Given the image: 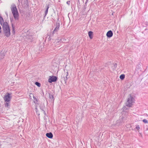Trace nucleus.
<instances>
[{
  "instance_id": "f257e3e1",
  "label": "nucleus",
  "mask_w": 148,
  "mask_h": 148,
  "mask_svg": "<svg viewBox=\"0 0 148 148\" xmlns=\"http://www.w3.org/2000/svg\"><path fill=\"white\" fill-rule=\"evenodd\" d=\"M0 24L2 26L3 34L5 36L7 37H9L11 35L10 26L7 22H4L3 19L1 16H0Z\"/></svg>"
},
{
  "instance_id": "f03ea898",
  "label": "nucleus",
  "mask_w": 148,
  "mask_h": 148,
  "mask_svg": "<svg viewBox=\"0 0 148 148\" xmlns=\"http://www.w3.org/2000/svg\"><path fill=\"white\" fill-rule=\"evenodd\" d=\"M11 9L14 19L15 20H18L19 16L18 13L16 5L14 4H13L11 5Z\"/></svg>"
},
{
  "instance_id": "7ed1b4c3",
  "label": "nucleus",
  "mask_w": 148,
  "mask_h": 148,
  "mask_svg": "<svg viewBox=\"0 0 148 148\" xmlns=\"http://www.w3.org/2000/svg\"><path fill=\"white\" fill-rule=\"evenodd\" d=\"M134 102V99L132 96L130 95V97L127 100L126 102V105L127 106L130 107L132 105V103Z\"/></svg>"
},
{
  "instance_id": "20e7f679",
  "label": "nucleus",
  "mask_w": 148,
  "mask_h": 148,
  "mask_svg": "<svg viewBox=\"0 0 148 148\" xmlns=\"http://www.w3.org/2000/svg\"><path fill=\"white\" fill-rule=\"evenodd\" d=\"M55 27L53 32L52 35L53 36L54 34H57L58 31L59 30L60 27V23L59 22H56V24L54 25Z\"/></svg>"
},
{
  "instance_id": "39448f33",
  "label": "nucleus",
  "mask_w": 148,
  "mask_h": 148,
  "mask_svg": "<svg viewBox=\"0 0 148 148\" xmlns=\"http://www.w3.org/2000/svg\"><path fill=\"white\" fill-rule=\"evenodd\" d=\"M57 80V77L56 76H50L48 79V82L49 83H51L53 82H56Z\"/></svg>"
},
{
  "instance_id": "423d86ee",
  "label": "nucleus",
  "mask_w": 148,
  "mask_h": 148,
  "mask_svg": "<svg viewBox=\"0 0 148 148\" xmlns=\"http://www.w3.org/2000/svg\"><path fill=\"white\" fill-rule=\"evenodd\" d=\"M10 94L9 93H7L4 97V99L5 101H10L11 99L10 96Z\"/></svg>"
},
{
  "instance_id": "0eeeda50",
  "label": "nucleus",
  "mask_w": 148,
  "mask_h": 148,
  "mask_svg": "<svg viewBox=\"0 0 148 148\" xmlns=\"http://www.w3.org/2000/svg\"><path fill=\"white\" fill-rule=\"evenodd\" d=\"M113 34L112 31L111 30H109L108 32L106 35L107 37L110 38L112 36Z\"/></svg>"
},
{
  "instance_id": "6e6552de",
  "label": "nucleus",
  "mask_w": 148,
  "mask_h": 148,
  "mask_svg": "<svg viewBox=\"0 0 148 148\" xmlns=\"http://www.w3.org/2000/svg\"><path fill=\"white\" fill-rule=\"evenodd\" d=\"M49 99H50V102L52 103H53L54 100L53 95L52 94H49Z\"/></svg>"
},
{
  "instance_id": "1a4fd4ad",
  "label": "nucleus",
  "mask_w": 148,
  "mask_h": 148,
  "mask_svg": "<svg viewBox=\"0 0 148 148\" xmlns=\"http://www.w3.org/2000/svg\"><path fill=\"white\" fill-rule=\"evenodd\" d=\"M46 135L47 137L50 138H52L53 137V135L51 132L47 133Z\"/></svg>"
},
{
  "instance_id": "9d476101",
  "label": "nucleus",
  "mask_w": 148,
  "mask_h": 148,
  "mask_svg": "<svg viewBox=\"0 0 148 148\" xmlns=\"http://www.w3.org/2000/svg\"><path fill=\"white\" fill-rule=\"evenodd\" d=\"M45 7L46 8V10L45 12V15L44 16V18H45V16H46V15L47 14L48 11V10L49 8V5H46L45 6Z\"/></svg>"
},
{
  "instance_id": "9b49d317",
  "label": "nucleus",
  "mask_w": 148,
  "mask_h": 148,
  "mask_svg": "<svg viewBox=\"0 0 148 148\" xmlns=\"http://www.w3.org/2000/svg\"><path fill=\"white\" fill-rule=\"evenodd\" d=\"M69 72L67 71L66 72V77H64V80L65 82L66 83L67 82V79L69 78Z\"/></svg>"
},
{
  "instance_id": "f8f14e48",
  "label": "nucleus",
  "mask_w": 148,
  "mask_h": 148,
  "mask_svg": "<svg viewBox=\"0 0 148 148\" xmlns=\"http://www.w3.org/2000/svg\"><path fill=\"white\" fill-rule=\"evenodd\" d=\"M40 109L42 111H44L45 108V106L44 103L40 104Z\"/></svg>"
},
{
  "instance_id": "ddd939ff",
  "label": "nucleus",
  "mask_w": 148,
  "mask_h": 148,
  "mask_svg": "<svg viewBox=\"0 0 148 148\" xmlns=\"http://www.w3.org/2000/svg\"><path fill=\"white\" fill-rule=\"evenodd\" d=\"M88 34L90 38L91 39H92L93 37V32L92 31H89L88 32Z\"/></svg>"
},
{
  "instance_id": "4468645a",
  "label": "nucleus",
  "mask_w": 148,
  "mask_h": 148,
  "mask_svg": "<svg viewBox=\"0 0 148 148\" xmlns=\"http://www.w3.org/2000/svg\"><path fill=\"white\" fill-rule=\"evenodd\" d=\"M5 106L8 108H9L10 106V101H5Z\"/></svg>"
},
{
  "instance_id": "2eb2a0df",
  "label": "nucleus",
  "mask_w": 148,
  "mask_h": 148,
  "mask_svg": "<svg viewBox=\"0 0 148 148\" xmlns=\"http://www.w3.org/2000/svg\"><path fill=\"white\" fill-rule=\"evenodd\" d=\"M117 66V64L116 63L113 64L112 66V68L113 69H116Z\"/></svg>"
},
{
  "instance_id": "dca6fc26",
  "label": "nucleus",
  "mask_w": 148,
  "mask_h": 148,
  "mask_svg": "<svg viewBox=\"0 0 148 148\" xmlns=\"http://www.w3.org/2000/svg\"><path fill=\"white\" fill-rule=\"evenodd\" d=\"M12 33H13V34H14L15 33V28L14 27L13 25V24L12 23Z\"/></svg>"
},
{
  "instance_id": "f3484780",
  "label": "nucleus",
  "mask_w": 148,
  "mask_h": 148,
  "mask_svg": "<svg viewBox=\"0 0 148 148\" xmlns=\"http://www.w3.org/2000/svg\"><path fill=\"white\" fill-rule=\"evenodd\" d=\"M125 77V75L124 74H122L120 76V78L121 80H123Z\"/></svg>"
},
{
  "instance_id": "a211bd4d",
  "label": "nucleus",
  "mask_w": 148,
  "mask_h": 148,
  "mask_svg": "<svg viewBox=\"0 0 148 148\" xmlns=\"http://www.w3.org/2000/svg\"><path fill=\"white\" fill-rule=\"evenodd\" d=\"M35 84L39 87H40L41 85L38 82H36L35 83Z\"/></svg>"
},
{
  "instance_id": "6ab92c4d",
  "label": "nucleus",
  "mask_w": 148,
  "mask_h": 148,
  "mask_svg": "<svg viewBox=\"0 0 148 148\" xmlns=\"http://www.w3.org/2000/svg\"><path fill=\"white\" fill-rule=\"evenodd\" d=\"M143 121L144 123H148V121L146 119H144L143 120Z\"/></svg>"
},
{
  "instance_id": "aec40b11",
  "label": "nucleus",
  "mask_w": 148,
  "mask_h": 148,
  "mask_svg": "<svg viewBox=\"0 0 148 148\" xmlns=\"http://www.w3.org/2000/svg\"><path fill=\"white\" fill-rule=\"evenodd\" d=\"M65 40V39H64V38H62L61 39L60 41L62 42H64Z\"/></svg>"
},
{
  "instance_id": "412c9836",
  "label": "nucleus",
  "mask_w": 148,
  "mask_h": 148,
  "mask_svg": "<svg viewBox=\"0 0 148 148\" xmlns=\"http://www.w3.org/2000/svg\"><path fill=\"white\" fill-rule=\"evenodd\" d=\"M136 128L138 130H139L140 129V127L139 125H137L136 127Z\"/></svg>"
},
{
  "instance_id": "4be33fe9",
  "label": "nucleus",
  "mask_w": 148,
  "mask_h": 148,
  "mask_svg": "<svg viewBox=\"0 0 148 148\" xmlns=\"http://www.w3.org/2000/svg\"><path fill=\"white\" fill-rule=\"evenodd\" d=\"M70 1H67L66 2V3L68 5H69L70 4Z\"/></svg>"
},
{
  "instance_id": "5701e85b",
  "label": "nucleus",
  "mask_w": 148,
  "mask_h": 148,
  "mask_svg": "<svg viewBox=\"0 0 148 148\" xmlns=\"http://www.w3.org/2000/svg\"><path fill=\"white\" fill-rule=\"evenodd\" d=\"M59 18H58L57 19V21L56 22H60V21H59Z\"/></svg>"
},
{
  "instance_id": "b1692460",
  "label": "nucleus",
  "mask_w": 148,
  "mask_h": 148,
  "mask_svg": "<svg viewBox=\"0 0 148 148\" xmlns=\"http://www.w3.org/2000/svg\"><path fill=\"white\" fill-rule=\"evenodd\" d=\"M43 113L44 114H45V115H46V112H45V110H44V111H43Z\"/></svg>"
},
{
  "instance_id": "393cba45",
  "label": "nucleus",
  "mask_w": 148,
  "mask_h": 148,
  "mask_svg": "<svg viewBox=\"0 0 148 148\" xmlns=\"http://www.w3.org/2000/svg\"><path fill=\"white\" fill-rule=\"evenodd\" d=\"M88 1V0H86V2L85 3V4H86V3H87Z\"/></svg>"
},
{
  "instance_id": "a878e982",
  "label": "nucleus",
  "mask_w": 148,
  "mask_h": 148,
  "mask_svg": "<svg viewBox=\"0 0 148 148\" xmlns=\"http://www.w3.org/2000/svg\"><path fill=\"white\" fill-rule=\"evenodd\" d=\"M33 98H34V99H36V97H34V96H33Z\"/></svg>"
},
{
  "instance_id": "bb28decb",
  "label": "nucleus",
  "mask_w": 148,
  "mask_h": 148,
  "mask_svg": "<svg viewBox=\"0 0 148 148\" xmlns=\"http://www.w3.org/2000/svg\"><path fill=\"white\" fill-rule=\"evenodd\" d=\"M148 131V128H147L146 130V131Z\"/></svg>"
},
{
  "instance_id": "cd10ccee",
  "label": "nucleus",
  "mask_w": 148,
  "mask_h": 148,
  "mask_svg": "<svg viewBox=\"0 0 148 148\" xmlns=\"http://www.w3.org/2000/svg\"><path fill=\"white\" fill-rule=\"evenodd\" d=\"M5 14L7 16H8V14L7 13H5Z\"/></svg>"
},
{
  "instance_id": "c85d7f7f",
  "label": "nucleus",
  "mask_w": 148,
  "mask_h": 148,
  "mask_svg": "<svg viewBox=\"0 0 148 148\" xmlns=\"http://www.w3.org/2000/svg\"><path fill=\"white\" fill-rule=\"evenodd\" d=\"M86 8L85 7L84 8V10H85V9H86Z\"/></svg>"
},
{
  "instance_id": "c756f323",
  "label": "nucleus",
  "mask_w": 148,
  "mask_h": 148,
  "mask_svg": "<svg viewBox=\"0 0 148 148\" xmlns=\"http://www.w3.org/2000/svg\"><path fill=\"white\" fill-rule=\"evenodd\" d=\"M1 57H2V58H4V57H3V56H1Z\"/></svg>"
},
{
  "instance_id": "7c9ffc66",
  "label": "nucleus",
  "mask_w": 148,
  "mask_h": 148,
  "mask_svg": "<svg viewBox=\"0 0 148 148\" xmlns=\"http://www.w3.org/2000/svg\"><path fill=\"white\" fill-rule=\"evenodd\" d=\"M18 1H19V0H18Z\"/></svg>"
}]
</instances>
